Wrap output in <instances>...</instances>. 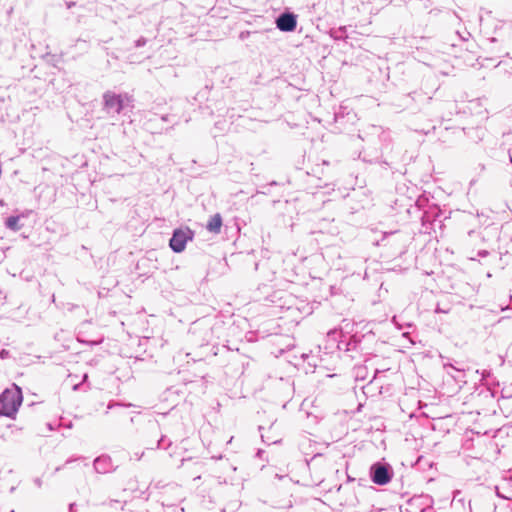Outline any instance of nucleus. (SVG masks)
<instances>
[{"mask_svg":"<svg viewBox=\"0 0 512 512\" xmlns=\"http://www.w3.org/2000/svg\"><path fill=\"white\" fill-rule=\"evenodd\" d=\"M276 25L281 31H294L297 26L296 16L292 13H284L277 18Z\"/></svg>","mask_w":512,"mask_h":512,"instance_id":"nucleus-3","label":"nucleus"},{"mask_svg":"<svg viewBox=\"0 0 512 512\" xmlns=\"http://www.w3.org/2000/svg\"><path fill=\"white\" fill-rule=\"evenodd\" d=\"M104 100L106 107L114 109L117 113H119L123 108V100L120 95L108 92L104 95Z\"/></svg>","mask_w":512,"mask_h":512,"instance_id":"nucleus-4","label":"nucleus"},{"mask_svg":"<svg viewBox=\"0 0 512 512\" xmlns=\"http://www.w3.org/2000/svg\"><path fill=\"white\" fill-rule=\"evenodd\" d=\"M6 226L13 231H18L20 229L19 217L18 216L8 217L6 220Z\"/></svg>","mask_w":512,"mask_h":512,"instance_id":"nucleus-7","label":"nucleus"},{"mask_svg":"<svg viewBox=\"0 0 512 512\" xmlns=\"http://www.w3.org/2000/svg\"><path fill=\"white\" fill-rule=\"evenodd\" d=\"M222 227V218L220 214H216L207 223V229L213 233H219Z\"/></svg>","mask_w":512,"mask_h":512,"instance_id":"nucleus-6","label":"nucleus"},{"mask_svg":"<svg viewBox=\"0 0 512 512\" xmlns=\"http://www.w3.org/2000/svg\"><path fill=\"white\" fill-rule=\"evenodd\" d=\"M192 238L193 232L189 228L176 229L169 244L174 252L180 253L185 249L186 243L192 240Z\"/></svg>","mask_w":512,"mask_h":512,"instance_id":"nucleus-2","label":"nucleus"},{"mask_svg":"<svg viewBox=\"0 0 512 512\" xmlns=\"http://www.w3.org/2000/svg\"><path fill=\"white\" fill-rule=\"evenodd\" d=\"M23 401L21 389L14 385L0 395V416L14 418Z\"/></svg>","mask_w":512,"mask_h":512,"instance_id":"nucleus-1","label":"nucleus"},{"mask_svg":"<svg viewBox=\"0 0 512 512\" xmlns=\"http://www.w3.org/2000/svg\"><path fill=\"white\" fill-rule=\"evenodd\" d=\"M372 480L375 484L385 485L390 481L388 469L385 466H377L374 470Z\"/></svg>","mask_w":512,"mask_h":512,"instance_id":"nucleus-5","label":"nucleus"}]
</instances>
